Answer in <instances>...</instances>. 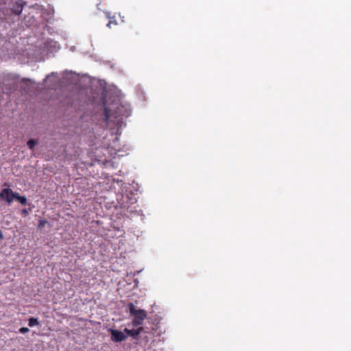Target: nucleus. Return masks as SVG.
<instances>
[{
    "instance_id": "1",
    "label": "nucleus",
    "mask_w": 351,
    "mask_h": 351,
    "mask_svg": "<svg viewBox=\"0 0 351 351\" xmlns=\"http://www.w3.org/2000/svg\"><path fill=\"white\" fill-rule=\"evenodd\" d=\"M130 314L134 317L132 322V326L137 327L142 325L144 319L147 317V313L143 309H136L133 303L128 304Z\"/></svg>"
},
{
    "instance_id": "2",
    "label": "nucleus",
    "mask_w": 351,
    "mask_h": 351,
    "mask_svg": "<svg viewBox=\"0 0 351 351\" xmlns=\"http://www.w3.org/2000/svg\"><path fill=\"white\" fill-rule=\"evenodd\" d=\"M15 193L11 189L6 188L1 190L0 192V199L7 202L8 204H10L15 199Z\"/></svg>"
},
{
    "instance_id": "3",
    "label": "nucleus",
    "mask_w": 351,
    "mask_h": 351,
    "mask_svg": "<svg viewBox=\"0 0 351 351\" xmlns=\"http://www.w3.org/2000/svg\"><path fill=\"white\" fill-rule=\"evenodd\" d=\"M109 332L111 335V340L114 342H121L127 338V336L121 331L110 329Z\"/></svg>"
},
{
    "instance_id": "4",
    "label": "nucleus",
    "mask_w": 351,
    "mask_h": 351,
    "mask_svg": "<svg viewBox=\"0 0 351 351\" xmlns=\"http://www.w3.org/2000/svg\"><path fill=\"white\" fill-rule=\"evenodd\" d=\"M23 7L24 1L23 0H14L12 8L13 13L16 15H19L22 12Z\"/></svg>"
},
{
    "instance_id": "5",
    "label": "nucleus",
    "mask_w": 351,
    "mask_h": 351,
    "mask_svg": "<svg viewBox=\"0 0 351 351\" xmlns=\"http://www.w3.org/2000/svg\"><path fill=\"white\" fill-rule=\"evenodd\" d=\"M143 331V327H138L137 329L136 330H130V329H128V328H125L124 329V332L128 335V336H130L132 337H133L134 339H137L139 336V335Z\"/></svg>"
},
{
    "instance_id": "6",
    "label": "nucleus",
    "mask_w": 351,
    "mask_h": 351,
    "mask_svg": "<svg viewBox=\"0 0 351 351\" xmlns=\"http://www.w3.org/2000/svg\"><path fill=\"white\" fill-rule=\"evenodd\" d=\"M106 17L109 19L107 24V27L111 28L112 25H117L118 24L117 21L116 14L112 15L110 12H106Z\"/></svg>"
},
{
    "instance_id": "7",
    "label": "nucleus",
    "mask_w": 351,
    "mask_h": 351,
    "mask_svg": "<svg viewBox=\"0 0 351 351\" xmlns=\"http://www.w3.org/2000/svg\"><path fill=\"white\" fill-rule=\"evenodd\" d=\"M15 199L18 202H19L21 204L25 205L27 204V198L25 196H21L19 195V193H15Z\"/></svg>"
},
{
    "instance_id": "8",
    "label": "nucleus",
    "mask_w": 351,
    "mask_h": 351,
    "mask_svg": "<svg viewBox=\"0 0 351 351\" xmlns=\"http://www.w3.org/2000/svg\"><path fill=\"white\" fill-rule=\"evenodd\" d=\"M39 324V322L37 318L30 317L29 319L28 325L29 327H34Z\"/></svg>"
},
{
    "instance_id": "9",
    "label": "nucleus",
    "mask_w": 351,
    "mask_h": 351,
    "mask_svg": "<svg viewBox=\"0 0 351 351\" xmlns=\"http://www.w3.org/2000/svg\"><path fill=\"white\" fill-rule=\"evenodd\" d=\"M37 144V141L34 139H30L27 141V145H28L29 148L32 150L34 149V146Z\"/></svg>"
},
{
    "instance_id": "10",
    "label": "nucleus",
    "mask_w": 351,
    "mask_h": 351,
    "mask_svg": "<svg viewBox=\"0 0 351 351\" xmlns=\"http://www.w3.org/2000/svg\"><path fill=\"white\" fill-rule=\"evenodd\" d=\"M104 116H105V120L108 121L110 116H109V110H108V108H106V107L104 108Z\"/></svg>"
},
{
    "instance_id": "11",
    "label": "nucleus",
    "mask_w": 351,
    "mask_h": 351,
    "mask_svg": "<svg viewBox=\"0 0 351 351\" xmlns=\"http://www.w3.org/2000/svg\"><path fill=\"white\" fill-rule=\"evenodd\" d=\"M29 331V328L27 327H22L19 329V332L22 334H25L26 332H28Z\"/></svg>"
},
{
    "instance_id": "12",
    "label": "nucleus",
    "mask_w": 351,
    "mask_h": 351,
    "mask_svg": "<svg viewBox=\"0 0 351 351\" xmlns=\"http://www.w3.org/2000/svg\"><path fill=\"white\" fill-rule=\"evenodd\" d=\"M21 213L23 216H27L29 215V210L27 208H23L21 210Z\"/></svg>"
},
{
    "instance_id": "13",
    "label": "nucleus",
    "mask_w": 351,
    "mask_h": 351,
    "mask_svg": "<svg viewBox=\"0 0 351 351\" xmlns=\"http://www.w3.org/2000/svg\"><path fill=\"white\" fill-rule=\"evenodd\" d=\"M47 223V221H43V220L40 221V223H39L38 227H39V228H42V227H43V226L45 225V223Z\"/></svg>"
},
{
    "instance_id": "14",
    "label": "nucleus",
    "mask_w": 351,
    "mask_h": 351,
    "mask_svg": "<svg viewBox=\"0 0 351 351\" xmlns=\"http://www.w3.org/2000/svg\"><path fill=\"white\" fill-rule=\"evenodd\" d=\"M3 239V233L1 232V231L0 230V239Z\"/></svg>"
}]
</instances>
